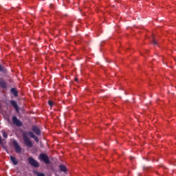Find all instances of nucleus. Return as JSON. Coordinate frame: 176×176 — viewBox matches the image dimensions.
Wrapping results in <instances>:
<instances>
[{
	"label": "nucleus",
	"instance_id": "1",
	"mask_svg": "<svg viewBox=\"0 0 176 176\" xmlns=\"http://www.w3.org/2000/svg\"><path fill=\"white\" fill-rule=\"evenodd\" d=\"M30 138H33V140H34V141L36 142H39V138H38V137H36V135H35L34 134V133L31 132V131H28V133H23V140L24 142V144L26 145V146H28V148H32V142L31 141V140H30Z\"/></svg>",
	"mask_w": 176,
	"mask_h": 176
},
{
	"label": "nucleus",
	"instance_id": "2",
	"mask_svg": "<svg viewBox=\"0 0 176 176\" xmlns=\"http://www.w3.org/2000/svg\"><path fill=\"white\" fill-rule=\"evenodd\" d=\"M39 159L40 160H43L45 164H50V160H49L47 155L45 153H41L39 155Z\"/></svg>",
	"mask_w": 176,
	"mask_h": 176
},
{
	"label": "nucleus",
	"instance_id": "3",
	"mask_svg": "<svg viewBox=\"0 0 176 176\" xmlns=\"http://www.w3.org/2000/svg\"><path fill=\"white\" fill-rule=\"evenodd\" d=\"M28 162L30 166H32V167L36 168L39 166V162L35 160L32 157H28Z\"/></svg>",
	"mask_w": 176,
	"mask_h": 176
},
{
	"label": "nucleus",
	"instance_id": "4",
	"mask_svg": "<svg viewBox=\"0 0 176 176\" xmlns=\"http://www.w3.org/2000/svg\"><path fill=\"white\" fill-rule=\"evenodd\" d=\"M13 145L14 146L16 153H21V151H23V148L20 146V145H19V143L17 142V141L14 140Z\"/></svg>",
	"mask_w": 176,
	"mask_h": 176
},
{
	"label": "nucleus",
	"instance_id": "5",
	"mask_svg": "<svg viewBox=\"0 0 176 176\" xmlns=\"http://www.w3.org/2000/svg\"><path fill=\"white\" fill-rule=\"evenodd\" d=\"M12 123L15 126H17V127H21V126H23V122H21L20 120L17 119V117L16 116L12 118Z\"/></svg>",
	"mask_w": 176,
	"mask_h": 176
},
{
	"label": "nucleus",
	"instance_id": "6",
	"mask_svg": "<svg viewBox=\"0 0 176 176\" xmlns=\"http://www.w3.org/2000/svg\"><path fill=\"white\" fill-rule=\"evenodd\" d=\"M32 130L33 133H34V134H36V135H41V129H39V128L38 126H36V125H33L32 126Z\"/></svg>",
	"mask_w": 176,
	"mask_h": 176
},
{
	"label": "nucleus",
	"instance_id": "7",
	"mask_svg": "<svg viewBox=\"0 0 176 176\" xmlns=\"http://www.w3.org/2000/svg\"><path fill=\"white\" fill-rule=\"evenodd\" d=\"M0 87H1V89H4V90L8 89V82L2 78L0 79Z\"/></svg>",
	"mask_w": 176,
	"mask_h": 176
},
{
	"label": "nucleus",
	"instance_id": "8",
	"mask_svg": "<svg viewBox=\"0 0 176 176\" xmlns=\"http://www.w3.org/2000/svg\"><path fill=\"white\" fill-rule=\"evenodd\" d=\"M10 104H11L12 107H13V108H14L16 112H19V104H17V102H16L15 100H11Z\"/></svg>",
	"mask_w": 176,
	"mask_h": 176
},
{
	"label": "nucleus",
	"instance_id": "9",
	"mask_svg": "<svg viewBox=\"0 0 176 176\" xmlns=\"http://www.w3.org/2000/svg\"><path fill=\"white\" fill-rule=\"evenodd\" d=\"M10 160L13 163L14 166H17L19 164V161L16 159V157L10 155Z\"/></svg>",
	"mask_w": 176,
	"mask_h": 176
},
{
	"label": "nucleus",
	"instance_id": "10",
	"mask_svg": "<svg viewBox=\"0 0 176 176\" xmlns=\"http://www.w3.org/2000/svg\"><path fill=\"white\" fill-rule=\"evenodd\" d=\"M10 92L14 96V97H18L19 91H17V89H16V88H12Z\"/></svg>",
	"mask_w": 176,
	"mask_h": 176
},
{
	"label": "nucleus",
	"instance_id": "11",
	"mask_svg": "<svg viewBox=\"0 0 176 176\" xmlns=\"http://www.w3.org/2000/svg\"><path fill=\"white\" fill-rule=\"evenodd\" d=\"M59 168L60 171H63V173H67V166L63 164H60L59 166Z\"/></svg>",
	"mask_w": 176,
	"mask_h": 176
},
{
	"label": "nucleus",
	"instance_id": "12",
	"mask_svg": "<svg viewBox=\"0 0 176 176\" xmlns=\"http://www.w3.org/2000/svg\"><path fill=\"white\" fill-rule=\"evenodd\" d=\"M152 42L154 46H157V41L155 38V36H152Z\"/></svg>",
	"mask_w": 176,
	"mask_h": 176
},
{
	"label": "nucleus",
	"instance_id": "13",
	"mask_svg": "<svg viewBox=\"0 0 176 176\" xmlns=\"http://www.w3.org/2000/svg\"><path fill=\"white\" fill-rule=\"evenodd\" d=\"M35 174H36V175H37V176H45V173H41V172H38V171H36V172H35Z\"/></svg>",
	"mask_w": 176,
	"mask_h": 176
},
{
	"label": "nucleus",
	"instance_id": "14",
	"mask_svg": "<svg viewBox=\"0 0 176 176\" xmlns=\"http://www.w3.org/2000/svg\"><path fill=\"white\" fill-rule=\"evenodd\" d=\"M48 104L50 107H53V105H54V102H53L52 100H49Z\"/></svg>",
	"mask_w": 176,
	"mask_h": 176
},
{
	"label": "nucleus",
	"instance_id": "15",
	"mask_svg": "<svg viewBox=\"0 0 176 176\" xmlns=\"http://www.w3.org/2000/svg\"><path fill=\"white\" fill-rule=\"evenodd\" d=\"M3 137L4 138H8V133H6L5 131H3Z\"/></svg>",
	"mask_w": 176,
	"mask_h": 176
},
{
	"label": "nucleus",
	"instance_id": "16",
	"mask_svg": "<svg viewBox=\"0 0 176 176\" xmlns=\"http://www.w3.org/2000/svg\"><path fill=\"white\" fill-rule=\"evenodd\" d=\"M0 145H3V142H2V138L0 135Z\"/></svg>",
	"mask_w": 176,
	"mask_h": 176
},
{
	"label": "nucleus",
	"instance_id": "17",
	"mask_svg": "<svg viewBox=\"0 0 176 176\" xmlns=\"http://www.w3.org/2000/svg\"><path fill=\"white\" fill-rule=\"evenodd\" d=\"M0 72H3V67L0 65Z\"/></svg>",
	"mask_w": 176,
	"mask_h": 176
},
{
	"label": "nucleus",
	"instance_id": "18",
	"mask_svg": "<svg viewBox=\"0 0 176 176\" xmlns=\"http://www.w3.org/2000/svg\"><path fill=\"white\" fill-rule=\"evenodd\" d=\"M75 80H76V82H78V78H76Z\"/></svg>",
	"mask_w": 176,
	"mask_h": 176
},
{
	"label": "nucleus",
	"instance_id": "19",
	"mask_svg": "<svg viewBox=\"0 0 176 176\" xmlns=\"http://www.w3.org/2000/svg\"><path fill=\"white\" fill-rule=\"evenodd\" d=\"M131 160H133V157H131Z\"/></svg>",
	"mask_w": 176,
	"mask_h": 176
}]
</instances>
